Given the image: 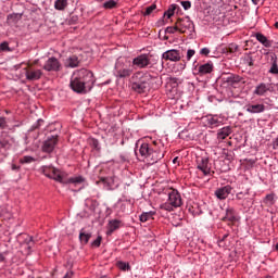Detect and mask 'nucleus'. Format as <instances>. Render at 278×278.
I'll return each mask as SVG.
<instances>
[{
  "mask_svg": "<svg viewBox=\"0 0 278 278\" xmlns=\"http://www.w3.org/2000/svg\"><path fill=\"white\" fill-rule=\"evenodd\" d=\"M97 79L94 74L90 70H80L77 73H74L71 81L70 88L76 94H88L92 88H94Z\"/></svg>",
  "mask_w": 278,
  "mask_h": 278,
  "instance_id": "1",
  "label": "nucleus"
},
{
  "mask_svg": "<svg viewBox=\"0 0 278 278\" xmlns=\"http://www.w3.org/2000/svg\"><path fill=\"white\" fill-rule=\"evenodd\" d=\"M139 147V154L142 160L153 166V164H157L160 160H164V146L162 143H157L156 141L149 143V142H136V149Z\"/></svg>",
  "mask_w": 278,
  "mask_h": 278,
  "instance_id": "2",
  "label": "nucleus"
},
{
  "mask_svg": "<svg viewBox=\"0 0 278 278\" xmlns=\"http://www.w3.org/2000/svg\"><path fill=\"white\" fill-rule=\"evenodd\" d=\"M153 75L149 72L139 71L132 74L130 78V87L134 92L138 94H144L149 90V84H151Z\"/></svg>",
  "mask_w": 278,
  "mask_h": 278,
  "instance_id": "3",
  "label": "nucleus"
},
{
  "mask_svg": "<svg viewBox=\"0 0 278 278\" xmlns=\"http://www.w3.org/2000/svg\"><path fill=\"white\" fill-rule=\"evenodd\" d=\"M134 74V67L131 66V61L127 59L119 58L115 62L114 76L117 79H127Z\"/></svg>",
  "mask_w": 278,
  "mask_h": 278,
  "instance_id": "4",
  "label": "nucleus"
},
{
  "mask_svg": "<svg viewBox=\"0 0 278 278\" xmlns=\"http://www.w3.org/2000/svg\"><path fill=\"white\" fill-rule=\"evenodd\" d=\"M184 205V199H181V193L177 189H173L168 193V199L165 203L161 204V210H165V212H173L177 210V207H181Z\"/></svg>",
  "mask_w": 278,
  "mask_h": 278,
  "instance_id": "5",
  "label": "nucleus"
},
{
  "mask_svg": "<svg viewBox=\"0 0 278 278\" xmlns=\"http://www.w3.org/2000/svg\"><path fill=\"white\" fill-rule=\"evenodd\" d=\"M41 172L49 179H54V181H59V184H64L62 173H60V169L55 168L53 165L41 166Z\"/></svg>",
  "mask_w": 278,
  "mask_h": 278,
  "instance_id": "6",
  "label": "nucleus"
},
{
  "mask_svg": "<svg viewBox=\"0 0 278 278\" xmlns=\"http://www.w3.org/2000/svg\"><path fill=\"white\" fill-rule=\"evenodd\" d=\"M41 172L49 179H54V181H59V184H64L62 173H60V169L55 168L53 165L41 166Z\"/></svg>",
  "mask_w": 278,
  "mask_h": 278,
  "instance_id": "7",
  "label": "nucleus"
},
{
  "mask_svg": "<svg viewBox=\"0 0 278 278\" xmlns=\"http://www.w3.org/2000/svg\"><path fill=\"white\" fill-rule=\"evenodd\" d=\"M176 23L180 34H189V36L194 34V22L190 20V16L178 18Z\"/></svg>",
  "mask_w": 278,
  "mask_h": 278,
  "instance_id": "8",
  "label": "nucleus"
},
{
  "mask_svg": "<svg viewBox=\"0 0 278 278\" xmlns=\"http://www.w3.org/2000/svg\"><path fill=\"white\" fill-rule=\"evenodd\" d=\"M43 71H47L48 73H60V71H62V63L58 58L51 56L46 61Z\"/></svg>",
  "mask_w": 278,
  "mask_h": 278,
  "instance_id": "9",
  "label": "nucleus"
},
{
  "mask_svg": "<svg viewBox=\"0 0 278 278\" xmlns=\"http://www.w3.org/2000/svg\"><path fill=\"white\" fill-rule=\"evenodd\" d=\"M56 146H58V135L48 136L47 140H45L41 146V151L43 153H53Z\"/></svg>",
  "mask_w": 278,
  "mask_h": 278,
  "instance_id": "10",
  "label": "nucleus"
},
{
  "mask_svg": "<svg viewBox=\"0 0 278 278\" xmlns=\"http://www.w3.org/2000/svg\"><path fill=\"white\" fill-rule=\"evenodd\" d=\"M132 66H137V68H148V66H151V54H139L132 60Z\"/></svg>",
  "mask_w": 278,
  "mask_h": 278,
  "instance_id": "11",
  "label": "nucleus"
},
{
  "mask_svg": "<svg viewBox=\"0 0 278 278\" xmlns=\"http://www.w3.org/2000/svg\"><path fill=\"white\" fill-rule=\"evenodd\" d=\"M100 184H102L104 190H116L121 186L116 176L101 178Z\"/></svg>",
  "mask_w": 278,
  "mask_h": 278,
  "instance_id": "12",
  "label": "nucleus"
},
{
  "mask_svg": "<svg viewBox=\"0 0 278 278\" xmlns=\"http://www.w3.org/2000/svg\"><path fill=\"white\" fill-rule=\"evenodd\" d=\"M197 168L198 170H201L203 175L207 176L212 173V165H210V159L208 157H198L197 160Z\"/></svg>",
  "mask_w": 278,
  "mask_h": 278,
  "instance_id": "13",
  "label": "nucleus"
},
{
  "mask_svg": "<svg viewBox=\"0 0 278 278\" xmlns=\"http://www.w3.org/2000/svg\"><path fill=\"white\" fill-rule=\"evenodd\" d=\"M204 121L211 129H215V127H220L223 125V116L218 114H208L204 117Z\"/></svg>",
  "mask_w": 278,
  "mask_h": 278,
  "instance_id": "14",
  "label": "nucleus"
},
{
  "mask_svg": "<svg viewBox=\"0 0 278 278\" xmlns=\"http://www.w3.org/2000/svg\"><path fill=\"white\" fill-rule=\"evenodd\" d=\"M12 144H14V138L8 132H2L0 135V151H10Z\"/></svg>",
  "mask_w": 278,
  "mask_h": 278,
  "instance_id": "15",
  "label": "nucleus"
},
{
  "mask_svg": "<svg viewBox=\"0 0 278 278\" xmlns=\"http://www.w3.org/2000/svg\"><path fill=\"white\" fill-rule=\"evenodd\" d=\"M194 71H197L200 77H203V75H210V73L214 71V63H212L211 61L204 64L198 63L197 65H194Z\"/></svg>",
  "mask_w": 278,
  "mask_h": 278,
  "instance_id": "16",
  "label": "nucleus"
},
{
  "mask_svg": "<svg viewBox=\"0 0 278 278\" xmlns=\"http://www.w3.org/2000/svg\"><path fill=\"white\" fill-rule=\"evenodd\" d=\"M222 220L223 223H238V220H240V216H238L236 208L228 206Z\"/></svg>",
  "mask_w": 278,
  "mask_h": 278,
  "instance_id": "17",
  "label": "nucleus"
},
{
  "mask_svg": "<svg viewBox=\"0 0 278 278\" xmlns=\"http://www.w3.org/2000/svg\"><path fill=\"white\" fill-rule=\"evenodd\" d=\"M162 60H166L169 62H179V60H181V52L175 49L167 50L163 52Z\"/></svg>",
  "mask_w": 278,
  "mask_h": 278,
  "instance_id": "18",
  "label": "nucleus"
},
{
  "mask_svg": "<svg viewBox=\"0 0 278 278\" xmlns=\"http://www.w3.org/2000/svg\"><path fill=\"white\" fill-rule=\"evenodd\" d=\"M265 55L268 56L269 59V64H270V68L268 71V73L270 75H278V59H277V54L275 52H266Z\"/></svg>",
  "mask_w": 278,
  "mask_h": 278,
  "instance_id": "19",
  "label": "nucleus"
},
{
  "mask_svg": "<svg viewBox=\"0 0 278 278\" xmlns=\"http://www.w3.org/2000/svg\"><path fill=\"white\" fill-rule=\"evenodd\" d=\"M231 190H233V188L229 185L217 188L215 190V197L219 201H225V199H227V197H229L231 194Z\"/></svg>",
  "mask_w": 278,
  "mask_h": 278,
  "instance_id": "20",
  "label": "nucleus"
},
{
  "mask_svg": "<svg viewBox=\"0 0 278 278\" xmlns=\"http://www.w3.org/2000/svg\"><path fill=\"white\" fill-rule=\"evenodd\" d=\"M245 112L249 114H262V112H266V105L260 103H249L244 106Z\"/></svg>",
  "mask_w": 278,
  "mask_h": 278,
  "instance_id": "21",
  "label": "nucleus"
},
{
  "mask_svg": "<svg viewBox=\"0 0 278 278\" xmlns=\"http://www.w3.org/2000/svg\"><path fill=\"white\" fill-rule=\"evenodd\" d=\"M224 84H228L232 88H236L240 81H242V77L237 74H228L227 76L222 77Z\"/></svg>",
  "mask_w": 278,
  "mask_h": 278,
  "instance_id": "22",
  "label": "nucleus"
},
{
  "mask_svg": "<svg viewBox=\"0 0 278 278\" xmlns=\"http://www.w3.org/2000/svg\"><path fill=\"white\" fill-rule=\"evenodd\" d=\"M27 81H38L42 77V70L28 68L25 72Z\"/></svg>",
  "mask_w": 278,
  "mask_h": 278,
  "instance_id": "23",
  "label": "nucleus"
},
{
  "mask_svg": "<svg viewBox=\"0 0 278 278\" xmlns=\"http://www.w3.org/2000/svg\"><path fill=\"white\" fill-rule=\"evenodd\" d=\"M24 238V253L25 255H31V249H34V237L29 236V235H23Z\"/></svg>",
  "mask_w": 278,
  "mask_h": 278,
  "instance_id": "24",
  "label": "nucleus"
},
{
  "mask_svg": "<svg viewBox=\"0 0 278 278\" xmlns=\"http://www.w3.org/2000/svg\"><path fill=\"white\" fill-rule=\"evenodd\" d=\"M231 134H233V128L231 126H225L223 128H219L217 130V140H227V138H229Z\"/></svg>",
  "mask_w": 278,
  "mask_h": 278,
  "instance_id": "25",
  "label": "nucleus"
},
{
  "mask_svg": "<svg viewBox=\"0 0 278 278\" xmlns=\"http://www.w3.org/2000/svg\"><path fill=\"white\" fill-rule=\"evenodd\" d=\"M270 90V84H265V83H260L255 89H254V94H256L257 97H264V94H266V92H268Z\"/></svg>",
  "mask_w": 278,
  "mask_h": 278,
  "instance_id": "26",
  "label": "nucleus"
},
{
  "mask_svg": "<svg viewBox=\"0 0 278 278\" xmlns=\"http://www.w3.org/2000/svg\"><path fill=\"white\" fill-rule=\"evenodd\" d=\"M121 225H123V222L121 219H112L108 224V236H112L114 231L117 229H121Z\"/></svg>",
  "mask_w": 278,
  "mask_h": 278,
  "instance_id": "27",
  "label": "nucleus"
},
{
  "mask_svg": "<svg viewBox=\"0 0 278 278\" xmlns=\"http://www.w3.org/2000/svg\"><path fill=\"white\" fill-rule=\"evenodd\" d=\"M254 38H256V40L267 49H269V47H273V40L268 39V37H266L262 33H255Z\"/></svg>",
  "mask_w": 278,
  "mask_h": 278,
  "instance_id": "28",
  "label": "nucleus"
},
{
  "mask_svg": "<svg viewBox=\"0 0 278 278\" xmlns=\"http://www.w3.org/2000/svg\"><path fill=\"white\" fill-rule=\"evenodd\" d=\"M263 203L266 207H273L275 203H277V194L275 193H268L263 199Z\"/></svg>",
  "mask_w": 278,
  "mask_h": 278,
  "instance_id": "29",
  "label": "nucleus"
},
{
  "mask_svg": "<svg viewBox=\"0 0 278 278\" xmlns=\"http://www.w3.org/2000/svg\"><path fill=\"white\" fill-rule=\"evenodd\" d=\"M79 66V58L72 55L65 60V68H77Z\"/></svg>",
  "mask_w": 278,
  "mask_h": 278,
  "instance_id": "30",
  "label": "nucleus"
},
{
  "mask_svg": "<svg viewBox=\"0 0 278 278\" xmlns=\"http://www.w3.org/2000/svg\"><path fill=\"white\" fill-rule=\"evenodd\" d=\"M86 181V178L84 176H75L71 177L67 180L63 179V182L61 184H73L74 186H79Z\"/></svg>",
  "mask_w": 278,
  "mask_h": 278,
  "instance_id": "31",
  "label": "nucleus"
},
{
  "mask_svg": "<svg viewBox=\"0 0 278 278\" xmlns=\"http://www.w3.org/2000/svg\"><path fill=\"white\" fill-rule=\"evenodd\" d=\"M153 216H155V211L143 212L139 216V220L140 223H149V220H153Z\"/></svg>",
  "mask_w": 278,
  "mask_h": 278,
  "instance_id": "32",
  "label": "nucleus"
},
{
  "mask_svg": "<svg viewBox=\"0 0 278 278\" xmlns=\"http://www.w3.org/2000/svg\"><path fill=\"white\" fill-rule=\"evenodd\" d=\"M85 205L90 212H94L99 207V201L88 198L85 200Z\"/></svg>",
  "mask_w": 278,
  "mask_h": 278,
  "instance_id": "33",
  "label": "nucleus"
},
{
  "mask_svg": "<svg viewBox=\"0 0 278 278\" xmlns=\"http://www.w3.org/2000/svg\"><path fill=\"white\" fill-rule=\"evenodd\" d=\"M42 125H45V119L42 118L37 119L36 123H34L31 127L28 129V134L36 131L37 136L35 138H38V129H40Z\"/></svg>",
  "mask_w": 278,
  "mask_h": 278,
  "instance_id": "34",
  "label": "nucleus"
},
{
  "mask_svg": "<svg viewBox=\"0 0 278 278\" xmlns=\"http://www.w3.org/2000/svg\"><path fill=\"white\" fill-rule=\"evenodd\" d=\"M90 238H92L91 232H86L84 229L79 231V240L81 244H88V242H90Z\"/></svg>",
  "mask_w": 278,
  "mask_h": 278,
  "instance_id": "35",
  "label": "nucleus"
},
{
  "mask_svg": "<svg viewBox=\"0 0 278 278\" xmlns=\"http://www.w3.org/2000/svg\"><path fill=\"white\" fill-rule=\"evenodd\" d=\"M21 18H23V14L13 13V14L8 15L7 21L11 25H16V23H18V21H21Z\"/></svg>",
  "mask_w": 278,
  "mask_h": 278,
  "instance_id": "36",
  "label": "nucleus"
},
{
  "mask_svg": "<svg viewBox=\"0 0 278 278\" xmlns=\"http://www.w3.org/2000/svg\"><path fill=\"white\" fill-rule=\"evenodd\" d=\"M67 7H68V0H55L54 2V8L60 12L66 10Z\"/></svg>",
  "mask_w": 278,
  "mask_h": 278,
  "instance_id": "37",
  "label": "nucleus"
},
{
  "mask_svg": "<svg viewBox=\"0 0 278 278\" xmlns=\"http://www.w3.org/2000/svg\"><path fill=\"white\" fill-rule=\"evenodd\" d=\"M175 10H179V5H177V4H170V5L168 7V10H166V11L164 12V16H166V18L173 17V16L175 15Z\"/></svg>",
  "mask_w": 278,
  "mask_h": 278,
  "instance_id": "38",
  "label": "nucleus"
},
{
  "mask_svg": "<svg viewBox=\"0 0 278 278\" xmlns=\"http://www.w3.org/2000/svg\"><path fill=\"white\" fill-rule=\"evenodd\" d=\"M116 266L117 268H119V270H123L124 273L131 270V265H129V263L127 262L118 261L116 263Z\"/></svg>",
  "mask_w": 278,
  "mask_h": 278,
  "instance_id": "39",
  "label": "nucleus"
},
{
  "mask_svg": "<svg viewBox=\"0 0 278 278\" xmlns=\"http://www.w3.org/2000/svg\"><path fill=\"white\" fill-rule=\"evenodd\" d=\"M89 146L91 149H94V151H101V143H99V140L96 138L89 139Z\"/></svg>",
  "mask_w": 278,
  "mask_h": 278,
  "instance_id": "40",
  "label": "nucleus"
},
{
  "mask_svg": "<svg viewBox=\"0 0 278 278\" xmlns=\"http://www.w3.org/2000/svg\"><path fill=\"white\" fill-rule=\"evenodd\" d=\"M118 5V2L116 0H109L103 3L104 10H114Z\"/></svg>",
  "mask_w": 278,
  "mask_h": 278,
  "instance_id": "41",
  "label": "nucleus"
},
{
  "mask_svg": "<svg viewBox=\"0 0 278 278\" xmlns=\"http://www.w3.org/2000/svg\"><path fill=\"white\" fill-rule=\"evenodd\" d=\"M155 10H157V4H155V3L147 7L146 11L143 13V16H151V14H153V12H155Z\"/></svg>",
  "mask_w": 278,
  "mask_h": 278,
  "instance_id": "42",
  "label": "nucleus"
},
{
  "mask_svg": "<svg viewBox=\"0 0 278 278\" xmlns=\"http://www.w3.org/2000/svg\"><path fill=\"white\" fill-rule=\"evenodd\" d=\"M33 162H36V159H34V156L30 155H25L20 159V164H31Z\"/></svg>",
  "mask_w": 278,
  "mask_h": 278,
  "instance_id": "43",
  "label": "nucleus"
},
{
  "mask_svg": "<svg viewBox=\"0 0 278 278\" xmlns=\"http://www.w3.org/2000/svg\"><path fill=\"white\" fill-rule=\"evenodd\" d=\"M119 164H129V153H121L118 157Z\"/></svg>",
  "mask_w": 278,
  "mask_h": 278,
  "instance_id": "44",
  "label": "nucleus"
},
{
  "mask_svg": "<svg viewBox=\"0 0 278 278\" xmlns=\"http://www.w3.org/2000/svg\"><path fill=\"white\" fill-rule=\"evenodd\" d=\"M168 84H169V86H172V88H177V86H179V84H181V79H179L177 77H170Z\"/></svg>",
  "mask_w": 278,
  "mask_h": 278,
  "instance_id": "45",
  "label": "nucleus"
},
{
  "mask_svg": "<svg viewBox=\"0 0 278 278\" xmlns=\"http://www.w3.org/2000/svg\"><path fill=\"white\" fill-rule=\"evenodd\" d=\"M176 31H179V26H178L177 23H176L175 26H168V27L165 29V34H176Z\"/></svg>",
  "mask_w": 278,
  "mask_h": 278,
  "instance_id": "46",
  "label": "nucleus"
},
{
  "mask_svg": "<svg viewBox=\"0 0 278 278\" xmlns=\"http://www.w3.org/2000/svg\"><path fill=\"white\" fill-rule=\"evenodd\" d=\"M102 240L103 237L98 236L97 239L91 242V247H93L94 249H99V247H101Z\"/></svg>",
  "mask_w": 278,
  "mask_h": 278,
  "instance_id": "47",
  "label": "nucleus"
},
{
  "mask_svg": "<svg viewBox=\"0 0 278 278\" xmlns=\"http://www.w3.org/2000/svg\"><path fill=\"white\" fill-rule=\"evenodd\" d=\"M195 53H197V51H194V49H188L187 54H186L187 62H190L192 60V58H194Z\"/></svg>",
  "mask_w": 278,
  "mask_h": 278,
  "instance_id": "48",
  "label": "nucleus"
},
{
  "mask_svg": "<svg viewBox=\"0 0 278 278\" xmlns=\"http://www.w3.org/2000/svg\"><path fill=\"white\" fill-rule=\"evenodd\" d=\"M180 5H182L184 10H190V8H192V2H190L189 0L181 1Z\"/></svg>",
  "mask_w": 278,
  "mask_h": 278,
  "instance_id": "49",
  "label": "nucleus"
},
{
  "mask_svg": "<svg viewBox=\"0 0 278 278\" xmlns=\"http://www.w3.org/2000/svg\"><path fill=\"white\" fill-rule=\"evenodd\" d=\"M0 51H10V43L8 41L0 43Z\"/></svg>",
  "mask_w": 278,
  "mask_h": 278,
  "instance_id": "50",
  "label": "nucleus"
},
{
  "mask_svg": "<svg viewBox=\"0 0 278 278\" xmlns=\"http://www.w3.org/2000/svg\"><path fill=\"white\" fill-rule=\"evenodd\" d=\"M210 48H202L200 50V55H205L207 58V55H210Z\"/></svg>",
  "mask_w": 278,
  "mask_h": 278,
  "instance_id": "51",
  "label": "nucleus"
},
{
  "mask_svg": "<svg viewBox=\"0 0 278 278\" xmlns=\"http://www.w3.org/2000/svg\"><path fill=\"white\" fill-rule=\"evenodd\" d=\"M11 170L14 173H20L21 172V165H16L14 163L11 164Z\"/></svg>",
  "mask_w": 278,
  "mask_h": 278,
  "instance_id": "52",
  "label": "nucleus"
},
{
  "mask_svg": "<svg viewBox=\"0 0 278 278\" xmlns=\"http://www.w3.org/2000/svg\"><path fill=\"white\" fill-rule=\"evenodd\" d=\"M5 125H8L5 117L0 116V129H5Z\"/></svg>",
  "mask_w": 278,
  "mask_h": 278,
  "instance_id": "53",
  "label": "nucleus"
},
{
  "mask_svg": "<svg viewBox=\"0 0 278 278\" xmlns=\"http://www.w3.org/2000/svg\"><path fill=\"white\" fill-rule=\"evenodd\" d=\"M247 64H248V66H254L255 60H253V56H249L247 59Z\"/></svg>",
  "mask_w": 278,
  "mask_h": 278,
  "instance_id": "54",
  "label": "nucleus"
},
{
  "mask_svg": "<svg viewBox=\"0 0 278 278\" xmlns=\"http://www.w3.org/2000/svg\"><path fill=\"white\" fill-rule=\"evenodd\" d=\"M78 21H79V17L77 15H73L70 20V23H72V25H75Z\"/></svg>",
  "mask_w": 278,
  "mask_h": 278,
  "instance_id": "55",
  "label": "nucleus"
},
{
  "mask_svg": "<svg viewBox=\"0 0 278 278\" xmlns=\"http://www.w3.org/2000/svg\"><path fill=\"white\" fill-rule=\"evenodd\" d=\"M5 263V253H0V264Z\"/></svg>",
  "mask_w": 278,
  "mask_h": 278,
  "instance_id": "56",
  "label": "nucleus"
},
{
  "mask_svg": "<svg viewBox=\"0 0 278 278\" xmlns=\"http://www.w3.org/2000/svg\"><path fill=\"white\" fill-rule=\"evenodd\" d=\"M230 50L231 51H238V46L236 43L230 45Z\"/></svg>",
  "mask_w": 278,
  "mask_h": 278,
  "instance_id": "57",
  "label": "nucleus"
},
{
  "mask_svg": "<svg viewBox=\"0 0 278 278\" xmlns=\"http://www.w3.org/2000/svg\"><path fill=\"white\" fill-rule=\"evenodd\" d=\"M227 238H229V233H225L222 239L219 240V242H225L227 240Z\"/></svg>",
  "mask_w": 278,
  "mask_h": 278,
  "instance_id": "58",
  "label": "nucleus"
},
{
  "mask_svg": "<svg viewBox=\"0 0 278 278\" xmlns=\"http://www.w3.org/2000/svg\"><path fill=\"white\" fill-rule=\"evenodd\" d=\"M243 192H239L236 194V199H238V201H241L242 197H243Z\"/></svg>",
  "mask_w": 278,
  "mask_h": 278,
  "instance_id": "59",
  "label": "nucleus"
},
{
  "mask_svg": "<svg viewBox=\"0 0 278 278\" xmlns=\"http://www.w3.org/2000/svg\"><path fill=\"white\" fill-rule=\"evenodd\" d=\"M117 204L121 205L122 210H125V204H123V200H118Z\"/></svg>",
  "mask_w": 278,
  "mask_h": 278,
  "instance_id": "60",
  "label": "nucleus"
},
{
  "mask_svg": "<svg viewBox=\"0 0 278 278\" xmlns=\"http://www.w3.org/2000/svg\"><path fill=\"white\" fill-rule=\"evenodd\" d=\"M252 3H254V5H257V3H260V0H252Z\"/></svg>",
  "mask_w": 278,
  "mask_h": 278,
  "instance_id": "61",
  "label": "nucleus"
},
{
  "mask_svg": "<svg viewBox=\"0 0 278 278\" xmlns=\"http://www.w3.org/2000/svg\"><path fill=\"white\" fill-rule=\"evenodd\" d=\"M275 147H278V138L275 140Z\"/></svg>",
  "mask_w": 278,
  "mask_h": 278,
  "instance_id": "62",
  "label": "nucleus"
},
{
  "mask_svg": "<svg viewBox=\"0 0 278 278\" xmlns=\"http://www.w3.org/2000/svg\"><path fill=\"white\" fill-rule=\"evenodd\" d=\"M275 251L278 252V242H277L276 245H275Z\"/></svg>",
  "mask_w": 278,
  "mask_h": 278,
  "instance_id": "63",
  "label": "nucleus"
},
{
  "mask_svg": "<svg viewBox=\"0 0 278 278\" xmlns=\"http://www.w3.org/2000/svg\"><path fill=\"white\" fill-rule=\"evenodd\" d=\"M275 27H276V29H278V22L275 23Z\"/></svg>",
  "mask_w": 278,
  "mask_h": 278,
  "instance_id": "64",
  "label": "nucleus"
}]
</instances>
